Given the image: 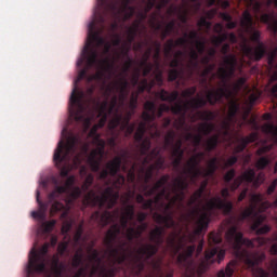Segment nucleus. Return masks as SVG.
Here are the masks:
<instances>
[{
	"instance_id": "f257e3e1",
	"label": "nucleus",
	"mask_w": 277,
	"mask_h": 277,
	"mask_svg": "<svg viewBox=\"0 0 277 277\" xmlns=\"http://www.w3.org/2000/svg\"><path fill=\"white\" fill-rule=\"evenodd\" d=\"M101 34H103V28L96 30V21L93 19L90 22L82 57L77 62L78 68H81L87 61V67L79 71L69 98V109L76 122H83L85 127H90L92 117L85 116V106L81 103L85 93L77 89V83L82 81V79H87L88 83H92V81H103V79H105V72H109V70L114 69V63L109 62V58H98V48L105 44V38H103Z\"/></svg>"
},
{
	"instance_id": "f03ea898",
	"label": "nucleus",
	"mask_w": 277,
	"mask_h": 277,
	"mask_svg": "<svg viewBox=\"0 0 277 277\" xmlns=\"http://www.w3.org/2000/svg\"><path fill=\"white\" fill-rule=\"evenodd\" d=\"M101 34H103V28L96 30V21L93 19L90 22L82 57L77 62L78 68H81L87 61V67L79 71L69 98V109L76 122H83L85 127H90L92 117L85 116V106L81 103L85 93L77 89V83L82 81V79H87L88 83H92V81H103V79H105V72H109V70L114 69V63L109 62V58H98V48L105 44V38H103Z\"/></svg>"
},
{
	"instance_id": "7ed1b4c3",
	"label": "nucleus",
	"mask_w": 277,
	"mask_h": 277,
	"mask_svg": "<svg viewBox=\"0 0 277 277\" xmlns=\"http://www.w3.org/2000/svg\"><path fill=\"white\" fill-rule=\"evenodd\" d=\"M126 182L127 177L122 174H118L111 186L106 187L101 195H96L94 189L90 190V187L94 184V175L92 173L87 175L81 186L82 192L85 193L84 205H88L89 207H98L100 210L106 209L103 212H93L91 222H94V224H97L101 228H105L107 224H111L120 217V209L117 208L113 212H110L109 209H114V207L118 205V200H120V189L124 187Z\"/></svg>"
},
{
	"instance_id": "20e7f679",
	"label": "nucleus",
	"mask_w": 277,
	"mask_h": 277,
	"mask_svg": "<svg viewBox=\"0 0 277 277\" xmlns=\"http://www.w3.org/2000/svg\"><path fill=\"white\" fill-rule=\"evenodd\" d=\"M225 239L228 243H232L237 259L243 261L247 267L252 271L254 277H269V272L256 266L260 263H263L265 260V253L250 251L252 248H256V246H265L269 239L258 238L250 240L248 238H243V233L239 232V227H237V225H233L227 229L225 233Z\"/></svg>"
},
{
	"instance_id": "39448f33",
	"label": "nucleus",
	"mask_w": 277,
	"mask_h": 277,
	"mask_svg": "<svg viewBox=\"0 0 277 277\" xmlns=\"http://www.w3.org/2000/svg\"><path fill=\"white\" fill-rule=\"evenodd\" d=\"M221 196H215L211 198L207 203V211L200 213L198 208L193 209L187 215H182L184 220L189 221L192 217H199L196 221V229L194 230V235H202V230H207L209 228V223L211 222V215L215 210L223 211L225 215H230L233 213V202L226 201V198H230V192L228 188H223L221 190ZM224 198V199H222Z\"/></svg>"
},
{
	"instance_id": "423d86ee",
	"label": "nucleus",
	"mask_w": 277,
	"mask_h": 277,
	"mask_svg": "<svg viewBox=\"0 0 277 277\" xmlns=\"http://www.w3.org/2000/svg\"><path fill=\"white\" fill-rule=\"evenodd\" d=\"M129 224L130 226H133V221H130V219L121 215L120 224L114 223L106 232V236L104 238V246H106L107 248L106 252L111 259H114L115 263H117L118 265L126 264V267H129V261L133 259L129 256V249L127 248V242L121 241L118 248L114 247V243H116L122 230H126L127 237V229L129 228Z\"/></svg>"
},
{
	"instance_id": "0eeeda50",
	"label": "nucleus",
	"mask_w": 277,
	"mask_h": 277,
	"mask_svg": "<svg viewBox=\"0 0 277 277\" xmlns=\"http://www.w3.org/2000/svg\"><path fill=\"white\" fill-rule=\"evenodd\" d=\"M144 109L142 114L143 121L138 123V127L134 133L135 142H142L144 135L149 131L151 140H159L161 137V131L157 122V118H163V113L160 108L157 109V104L153 101H147L144 104Z\"/></svg>"
},
{
	"instance_id": "6e6552de",
	"label": "nucleus",
	"mask_w": 277,
	"mask_h": 277,
	"mask_svg": "<svg viewBox=\"0 0 277 277\" xmlns=\"http://www.w3.org/2000/svg\"><path fill=\"white\" fill-rule=\"evenodd\" d=\"M129 151L123 150L121 153V156H117L113 160L107 162L106 168L100 172V181H107V176H111L113 179H115L114 183H116V180L118 179L117 174L118 172H120V170H122V172L127 173L128 183H135V172H137V163L134 162L130 169L127 167V164H122L129 163Z\"/></svg>"
},
{
	"instance_id": "1a4fd4ad",
	"label": "nucleus",
	"mask_w": 277,
	"mask_h": 277,
	"mask_svg": "<svg viewBox=\"0 0 277 277\" xmlns=\"http://www.w3.org/2000/svg\"><path fill=\"white\" fill-rule=\"evenodd\" d=\"M153 219L155 220L156 224H163L164 228H173V232L167 238V248L172 250L174 254H179L181 250H183V241L185 240V236L181 237V229L177 232L179 223L174 221L170 214H161L159 212H155L153 214Z\"/></svg>"
},
{
	"instance_id": "9d476101",
	"label": "nucleus",
	"mask_w": 277,
	"mask_h": 277,
	"mask_svg": "<svg viewBox=\"0 0 277 277\" xmlns=\"http://www.w3.org/2000/svg\"><path fill=\"white\" fill-rule=\"evenodd\" d=\"M77 144H79V136L71 134L67 142L60 141L54 151L53 160L55 166L60 168L62 163H70L72 159L79 161V154H77Z\"/></svg>"
},
{
	"instance_id": "9b49d317",
	"label": "nucleus",
	"mask_w": 277,
	"mask_h": 277,
	"mask_svg": "<svg viewBox=\"0 0 277 277\" xmlns=\"http://www.w3.org/2000/svg\"><path fill=\"white\" fill-rule=\"evenodd\" d=\"M138 145V150L141 153V157H144L142 161V166H148L151 161H155L151 167L156 170H166V158L161 156L162 149L161 147H155L150 153V146H153V143L150 142V137L142 138L141 142H136Z\"/></svg>"
},
{
	"instance_id": "f8f14e48",
	"label": "nucleus",
	"mask_w": 277,
	"mask_h": 277,
	"mask_svg": "<svg viewBox=\"0 0 277 277\" xmlns=\"http://www.w3.org/2000/svg\"><path fill=\"white\" fill-rule=\"evenodd\" d=\"M206 98L198 95V97H193L190 101H187L185 104H182L183 107L187 106L188 109H202V107H207V103L209 105H217V103H222L224 98H230V93H228V89L226 88H217L211 91H208Z\"/></svg>"
},
{
	"instance_id": "ddd939ff",
	"label": "nucleus",
	"mask_w": 277,
	"mask_h": 277,
	"mask_svg": "<svg viewBox=\"0 0 277 277\" xmlns=\"http://www.w3.org/2000/svg\"><path fill=\"white\" fill-rule=\"evenodd\" d=\"M49 242H45L38 251L32 249L28 258L27 275L44 274L47 272V254H49Z\"/></svg>"
},
{
	"instance_id": "4468645a",
	"label": "nucleus",
	"mask_w": 277,
	"mask_h": 277,
	"mask_svg": "<svg viewBox=\"0 0 277 277\" xmlns=\"http://www.w3.org/2000/svg\"><path fill=\"white\" fill-rule=\"evenodd\" d=\"M96 246V241H92L91 246L88 247V260L89 263L92 265L91 276H95L97 274L98 277H115L116 276V268L107 269L103 266V258H101V252L94 249Z\"/></svg>"
},
{
	"instance_id": "2eb2a0df",
	"label": "nucleus",
	"mask_w": 277,
	"mask_h": 277,
	"mask_svg": "<svg viewBox=\"0 0 277 277\" xmlns=\"http://www.w3.org/2000/svg\"><path fill=\"white\" fill-rule=\"evenodd\" d=\"M246 31L250 34L251 42H254L258 45L255 48L245 45L243 53L249 57V60H253V62H261L263 57L267 55V47L261 41V31L254 29V26Z\"/></svg>"
},
{
	"instance_id": "dca6fc26",
	"label": "nucleus",
	"mask_w": 277,
	"mask_h": 277,
	"mask_svg": "<svg viewBox=\"0 0 277 277\" xmlns=\"http://www.w3.org/2000/svg\"><path fill=\"white\" fill-rule=\"evenodd\" d=\"M225 66L220 67L217 69V78L221 79L223 85L219 88H225L229 94V98L232 96V92L228 89V79H232L235 76V68L237 67V56L235 54H228L224 58Z\"/></svg>"
},
{
	"instance_id": "f3484780",
	"label": "nucleus",
	"mask_w": 277,
	"mask_h": 277,
	"mask_svg": "<svg viewBox=\"0 0 277 277\" xmlns=\"http://www.w3.org/2000/svg\"><path fill=\"white\" fill-rule=\"evenodd\" d=\"M133 116V110L128 111L126 116H122L120 113H116V115L108 122L109 131H116V129H120V131H124L126 136L133 135L135 131V123H131V118Z\"/></svg>"
},
{
	"instance_id": "a211bd4d",
	"label": "nucleus",
	"mask_w": 277,
	"mask_h": 277,
	"mask_svg": "<svg viewBox=\"0 0 277 277\" xmlns=\"http://www.w3.org/2000/svg\"><path fill=\"white\" fill-rule=\"evenodd\" d=\"M252 183L253 187H261L265 183V174L256 172L254 169L246 170L241 175L234 179L233 183L229 185L230 192H237L241 186V183Z\"/></svg>"
},
{
	"instance_id": "6ab92c4d",
	"label": "nucleus",
	"mask_w": 277,
	"mask_h": 277,
	"mask_svg": "<svg viewBox=\"0 0 277 277\" xmlns=\"http://www.w3.org/2000/svg\"><path fill=\"white\" fill-rule=\"evenodd\" d=\"M36 200L39 206V211L31 212V216L35 220H44V217H47V211H49L50 202H52V206L50 209L51 215H55V213H57L58 211H64V209H66V206L64 203L60 201H55V199L51 200V198H49V202H42V200H40V192L38 190H37Z\"/></svg>"
},
{
	"instance_id": "aec40b11",
	"label": "nucleus",
	"mask_w": 277,
	"mask_h": 277,
	"mask_svg": "<svg viewBox=\"0 0 277 277\" xmlns=\"http://www.w3.org/2000/svg\"><path fill=\"white\" fill-rule=\"evenodd\" d=\"M159 108L163 114H169V111H171L174 116H179V118L173 121V129L181 131V129L185 127L187 106H183L181 102H177L171 107L168 104H160Z\"/></svg>"
},
{
	"instance_id": "412c9836",
	"label": "nucleus",
	"mask_w": 277,
	"mask_h": 277,
	"mask_svg": "<svg viewBox=\"0 0 277 277\" xmlns=\"http://www.w3.org/2000/svg\"><path fill=\"white\" fill-rule=\"evenodd\" d=\"M95 143L97 148L93 149L87 158L92 172H98L101 170V161H103V157H105V140L97 136L95 137Z\"/></svg>"
},
{
	"instance_id": "4be33fe9",
	"label": "nucleus",
	"mask_w": 277,
	"mask_h": 277,
	"mask_svg": "<svg viewBox=\"0 0 277 277\" xmlns=\"http://www.w3.org/2000/svg\"><path fill=\"white\" fill-rule=\"evenodd\" d=\"M120 113V106H118V96H113L111 102L109 103L107 100L103 101L98 104V118H101L98 127H105L107 122V118L111 116H116V114Z\"/></svg>"
},
{
	"instance_id": "5701e85b",
	"label": "nucleus",
	"mask_w": 277,
	"mask_h": 277,
	"mask_svg": "<svg viewBox=\"0 0 277 277\" xmlns=\"http://www.w3.org/2000/svg\"><path fill=\"white\" fill-rule=\"evenodd\" d=\"M189 189V182L187 179L180 175L173 181L172 192L175 194L171 197V200L176 205L177 202H183L185 200V190Z\"/></svg>"
},
{
	"instance_id": "b1692460",
	"label": "nucleus",
	"mask_w": 277,
	"mask_h": 277,
	"mask_svg": "<svg viewBox=\"0 0 277 277\" xmlns=\"http://www.w3.org/2000/svg\"><path fill=\"white\" fill-rule=\"evenodd\" d=\"M75 181V175L68 176L64 185H60V182L57 180H54L55 188L52 193L49 194L48 198H50V200H55V198L62 196V194H68V192L72 189Z\"/></svg>"
},
{
	"instance_id": "393cba45",
	"label": "nucleus",
	"mask_w": 277,
	"mask_h": 277,
	"mask_svg": "<svg viewBox=\"0 0 277 277\" xmlns=\"http://www.w3.org/2000/svg\"><path fill=\"white\" fill-rule=\"evenodd\" d=\"M215 131V124L205 122L199 126L198 134H193V144L198 147L202 144V135H211Z\"/></svg>"
},
{
	"instance_id": "a878e982",
	"label": "nucleus",
	"mask_w": 277,
	"mask_h": 277,
	"mask_svg": "<svg viewBox=\"0 0 277 277\" xmlns=\"http://www.w3.org/2000/svg\"><path fill=\"white\" fill-rule=\"evenodd\" d=\"M148 228V223H141L137 225L136 222H132V226L127 229L128 241H133L134 239H140L144 232Z\"/></svg>"
},
{
	"instance_id": "bb28decb",
	"label": "nucleus",
	"mask_w": 277,
	"mask_h": 277,
	"mask_svg": "<svg viewBox=\"0 0 277 277\" xmlns=\"http://www.w3.org/2000/svg\"><path fill=\"white\" fill-rule=\"evenodd\" d=\"M168 181H170V174H164L162 175L159 181H157L155 183L154 186H148V185H144L143 189L145 193V196L148 198L150 196H155V194H157V192H159L161 188L166 187V185H168Z\"/></svg>"
},
{
	"instance_id": "cd10ccee",
	"label": "nucleus",
	"mask_w": 277,
	"mask_h": 277,
	"mask_svg": "<svg viewBox=\"0 0 277 277\" xmlns=\"http://www.w3.org/2000/svg\"><path fill=\"white\" fill-rule=\"evenodd\" d=\"M256 140H259V134L256 133H251L248 136L238 138V145L235 147V153H243L248 147V144H252V142H256Z\"/></svg>"
},
{
	"instance_id": "c85d7f7f",
	"label": "nucleus",
	"mask_w": 277,
	"mask_h": 277,
	"mask_svg": "<svg viewBox=\"0 0 277 277\" xmlns=\"http://www.w3.org/2000/svg\"><path fill=\"white\" fill-rule=\"evenodd\" d=\"M157 98L161 100L163 103H174L179 100V91L168 92L164 89L156 92Z\"/></svg>"
},
{
	"instance_id": "c756f323",
	"label": "nucleus",
	"mask_w": 277,
	"mask_h": 277,
	"mask_svg": "<svg viewBox=\"0 0 277 277\" xmlns=\"http://www.w3.org/2000/svg\"><path fill=\"white\" fill-rule=\"evenodd\" d=\"M261 22L268 26V29L277 36V18L273 14L264 13L261 15Z\"/></svg>"
},
{
	"instance_id": "7c9ffc66",
	"label": "nucleus",
	"mask_w": 277,
	"mask_h": 277,
	"mask_svg": "<svg viewBox=\"0 0 277 277\" xmlns=\"http://www.w3.org/2000/svg\"><path fill=\"white\" fill-rule=\"evenodd\" d=\"M214 31L216 34H221V35L214 37V39H213V44H215V47H220V44H222L223 42H226V40H228V34H226V32L222 34V31H224V26H222V24H215Z\"/></svg>"
},
{
	"instance_id": "2f4dec72",
	"label": "nucleus",
	"mask_w": 277,
	"mask_h": 277,
	"mask_svg": "<svg viewBox=\"0 0 277 277\" xmlns=\"http://www.w3.org/2000/svg\"><path fill=\"white\" fill-rule=\"evenodd\" d=\"M153 199H147L146 202L144 203V209L149 210V211H155L158 207V209L161 207V202H163V199L156 194H154Z\"/></svg>"
},
{
	"instance_id": "473e14b6",
	"label": "nucleus",
	"mask_w": 277,
	"mask_h": 277,
	"mask_svg": "<svg viewBox=\"0 0 277 277\" xmlns=\"http://www.w3.org/2000/svg\"><path fill=\"white\" fill-rule=\"evenodd\" d=\"M237 268V261L236 260H232L224 268H222L221 271H219L216 277H233V275L235 274V269Z\"/></svg>"
},
{
	"instance_id": "72a5a7b5",
	"label": "nucleus",
	"mask_w": 277,
	"mask_h": 277,
	"mask_svg": "<svg viewBox=\"0 0 277 277\" xmlns=\"http://www.w3.org/2000/svg\"><path fill=\"white\" fill-rule=\"evenodd\" d=\"M83 248H79L74 254L71 266L77 269L79 267H85V261L83 260Z\"/></svg>"
},
{
	"instance_id": "f704fd0d",
	"label": "nucleus",
	"mask_w": 277,
	"mask_h": 277,
	"mask_svg": "<svg viewBox=\"0 0 277 277\" xmlns=\"http://www.w3.org/2000/svg\"><path fill=\"white\" fill-rule=\"evenodd\" d=\"M240 25L242 28H245V31H250V29L254 27V21L252 19V15L250 14V11H245L242 13Z\"/></svg>"
},
{
	"instance_id": "c9c22d12",
	"label": "nucleus",
	"mask_w": 277,
	"mask_h": 277,
	"mask_svg": "<svg viewBox=\"0 0 277 277\" xmlns=\"http://www.w3.org/2000/svg\"><path fill=\"white\" fill-rule=\"evenodd\" d=\"M129 88V80H127V77L122 76L119 81L114 83L113 88H108L109 92H113L114 90H117V92H120L121 94L123 92H127Z\"/></svg>"
},
{
	"instance_id": "e433bc0d",
	"label": "nucleus",
	"mask_w": 277,
	"mask_h": 277,
	"mask_svg": "<svg viewBox=\"0 0 277 277\" xmlns=\"http://www.w3.org/2000/svg\"><path fill=\"white\" fill-rule=\"evenodd\" d=\"M128 44H124L122 47V53L123 55H129V51L131 50V44H133V42H135V38H137V32L135 30H131V28H128Z\"/></svg>"
},
{
	"instance_id": "4c0bfd02",
	"label": "nucleus",
	"mask_w": 277,
	"mask_h": 277,
	"mask_svg": "<svg viewBox=\"0 0 277 277\" xmlns=\"http://www.w3.org/2000/svg\"><path fill=\"white\" fill-rule=\"evenodd\" d=\"M217 144H220V135L214 134L203 144L207 153H213L217 148Z\"/></svg>"
},
{
	"instance_id": "58836bf2",
	"label": "nucleus",
	"mask_w": 277,
	"mask_h": 277,
	"mask_svg": "<svg viewBox=\"0 0 277 277\" xmlns=\"http://www.w3.org/2000/svg\"><path fill=\"white\" fill-rule=\"evenodd\" d=\"M169 201L168 203H166L164 201L160 203V211H162V213L164 215H171V217H174V206L176 205L175 202H173L171 199L167 200Z\"/></svg>"
},
{
	"instance_id": "ea45409f",
	"label": "nucleus",
	"mask_w": 277,
	"mask_h": 277,
	"mask_svg": "<svg viewBox=\"0 0 277 277\" xmlns=\"http://www.w3.org/2000/svg\"><path fill=\"white\" fill-rule=\"evenodd\" d=\"M183 174L190 176L192 183H196V180L199 176H205V171H201L200 168L197 169H184Z\"/></svg>"
},
{
	"instance_id": "a19ab883",
	"label": "nucleus",
	"mask_w": 277,
	"mask_h": 277,
	"mask_svg": "<svg viewBox=\"0 0 277 277\" xmlns=\"http://www.w3.org/2000/svg\"><path fill=\"white\" fill-rule=\"evenodd\" d=\"M176 137V132L174 130H169L164 136L163 150H168L171 146H174V140Z\"/></svg>"
},
{
	"instance_id": "79ce46f5",
	"label": "nucleus",
	"mask_w": 277,
	"mask_h": 277,
	"mask_svg": "<svg viewBox=\"0 0 277 277\" xmlns=\"http://www.w3.org/2000/svg\"><path fill=\"white\" fill-rule=\"evenodd\" d=\"M217 171V157H213L208 162V169L205 171V177L213 176Z\"/></svg>"
},
{
	"instance_id": "37998d69",
	"label": "nucleus",
	"mask_w": 277,
	"mask_h": 277,
	"mask_svg": "<svg viewBox=\"0 0 277 277\" xmlns=\"http://www.w3.org/2000/svg\"><path fill=\"white\" fill-rule=\"evenodd\" d=\"M121 216L130 220L131 222H134L135 220V206L134 205H126L123 209V213Z\"/></svg>"
},
{
	"instance_id": "c03bdc74",
	"label": "nucleus",
	"mask_w": 277,
	"mask_h": 277,
	"mask_svg": "<svg viewBox=\"0 0 277 277\" xmlns=\"http://www.w3.org/2000/svg\"><path fill=\"white\" fill-rule=\"evenodd\" d=\"M197 116L199 120H205L206 122H211V120H215V113L211 110H199L197 111Z\"/></svg>"
},
{
	"instance_id": "a18cd8bd",
	"label": "nucleus",
	"mask_w": 277,
	"mask_h": 277,
	"mask_svg": "<svg viewBox=\"0 0 277 277\" xmlns=\"http://www.w3.org/2000/svg\"><path fill=\"white\" fill-rule=\"evenodd\" d=\"M176 27V21L172 19L169 22L163 31L161 32V40H166L168 36H171L172 31H174V28Z\"/></svg>"
},
{
	"instance_id": "49530a36",
	"label": "nucleus",
	"mask_w": 277,
	"mask_h": 277,
	"mask_svg": "<svg viewBox=\"0 0 277 277\" xmlns=\"http://www.w3.org/2000/svg\"><path fill=\"white\" fill-rule=\"evenodd\" d=\"M189 57H190L189 67L198 68L199 66L198 60L200 58V53H198L196 50H194V48H192L189 52Z\"/></svg>"
},
{
	"instance_id": "de8ad7c7",
	"label": "nucleus",
	"mask_w": 277,
	"mask_h": 277,
	"mask_svg": "<svg viewBox=\"0 0 277 277\" xmlns=\"http://www.w3.org/2000/svg\"><path fill=\"white\" fill-rule=\"evenodd\" d=\"M205 194V192L202 190V188H198L190 197V199L188 200V207H194V205H196V202L200 201V198H202V195Z\"/></svg>"
},
{
	"instance_id": "09e8293b",
	"label": "nucleus",
	"mask_w": 277,
	"mask_h": 277,
	"mask_svg": "<svg viewBox=\"0 0 277 277\" xmlns=\"http://www.w3.org/2000/svg\"><path fill=\"white\" fill-rule=\"evenodd\" d=\"M174 12H179V18L181 23H184V24L187 23V14H188L187 9H185L184 11L183 9H177V8L169 10V14H174Z\"/></svg>"
},
{
	"instance_id": "8fccbe9b",
	"label": "nucleus",
	"mask_w": 277,
	"mask_h": 277,
	"mask_svg": "<svg viewBox=\"0 0 277 277\" xmlns=\"http://www.w3.org/2000/svg\"><path fill=\"white\" fill-rule=\"evenodd\" d=\"M176 45L174 44V39H169L167 43L164 44V55L166 57H170L172 53L174 52V49Z\"/></svg>"
},
{
	"instance_id": "3c124183",
	"label": "nucleus",
	"mask_w": 277,
	"mask_h": 277,
	"mask_svg": "<svg viewBox=\"0 0 277 277\" xmlns=\"http://www.w3.org/2000/svg\"><path fill=\"white\" fill-rule=\"evenodd\" d=\"M137 85H138V94L146 92V90L148 92H150V90H153V84L148 83V79H146V78L141 80Z\"/></svg>"
},
{
	"instance_id": "603ef678",
	"label": "nucleus",
	"mask_w": 277,
	"mask_h": 277,
	"mask_svg": "<svg viewBox=\"0 0 277 277\" xmlns=\"http://www.w3.org/2000/svg\"><path fill=\"white\" fill-rule=\"evenodd\" d=\"M200 160H198L195 156L190 157L189 160L186 162V170H194L198 169L200 166Z\"/></svg>"
},
{
	"instance_id": "864d4df0",
	"label": "nucleus",
	"mask_w": 277,
	"mask_h": 277,
	"mask_svg": "<svg viewBox=\"0 0 277 277\" xmlns=\"http://www.w3.org/2000/svg\"><path fill=\"white\" fill-rule=\"evenodd\" d=\"M55 224H57V221L51 220L48 222L42 223V228L44 233H53V228H55Z\"/></svg>"
},
{
	"instance_id": "5fc2aeb1",
	"label": "nucleus",
	"mask_w": 277,
	"mask_h": 277,
	"mask_svg": "<svg viewBox=\"0 0 277 277\" xmlns=\"http://www.w3.org/2000/svg\"><path fill=\"white\" fill-rule=\"evenodd\" d=\"M193 44H195L196 51L199 53V55L205 54V51L207 50V42L203 40H196V42Z\"/></svg>"
},
{
	"instance_id": "6e6d98bb",
	"label": "nucleus",
	"mask_w": 277,
	"mask_h": 277,
	"mask_svg": "<svg viewBox=\"0 0 277 277\" xmlns=\"http://www.w3.org/2000/svg\"><path fill=\"white\" fill-rule=\"evenodd\" d=\"M168 150L171 151V157H173V158L183 159V157L185 156V149L169 147Z\"/></svg>"
},
{
	"instance_id": "4d7b16f0",
	"label": "nucleus",
	"mask_w": 277,
	"mask_h": 277,
	"mask_svg": "<svg viewBox=\"0 0 277 277\" xmlns=\"http://www.w3.org/2000/svg\"><path fill=\"white\" fill-rule=\"evenodd\" d=\"M266 166H269V158L267 157H261L255 163L258 170H265Z\"/></svg>"
},
{
	"instance_id": "13d9d810",
	"label": "nucleus",
	"mask_w": 277,
	"mask_h": 277,
	"mask_svg": "<svg viewBox=\"0 0 277 277\" xmlns=\"http://www.w3.org/2000/svg\"><path fill=\"white\" fill-rule=\"evenodd\" d=\"M205 69L201 71V77H203V81H207V77L211 75L212 70H215V64L205 65Z\"/></svg>"
},
{
	"instance_id": "bf43d9fd",
	"label": "nucleus",
	"mask_w": 277,
	"mask_h": 277,
	"mask_svg": "<svg viewBox=\"0 0 277 277\" xmlns=\"http://www.w3.org/2000/svg\"><path fill=\"white\" fill-rule=\"evenodd\" d=\"M184 36L186 39L188 38L190 40V44H195L196 40H200L197 30H192L189 34L185 32Z\"/></svg>"
},
{
	"instance_id": "052dcab7",
	"label": "nucleus",
	"mask_w": 277,
	"mask_h": 277,
	"mask_svg": "<svg viewBox=\"0 0 277 277\" xmlns=\"http://www.w3.org/2000/svg\"><path fill=\"white\" fill-rule=\"evenodd\" d=\"M141 66L143 68V77H148V75L153 72L151 63L141 62Z\"/></svg>"
},
{
	"instance_id": "680f3d73",
	"label": "nucleus",
	"mask_w": 277,
	"mask_h": 277,
	"mask_svg": "<svg viewBox=\"0 0 277 277\" xmlns=\"http://www.w3.org/2000/svg\"><path fill=\"white\" fill-rule=\"evenodd\" d=\"M197 90L198 89L196 87H190L182 92V97L183 98H192V96H194L196 94Z\"/></svg>"
},
{
	"instance_id": "e2e57ef3",
	"label": "nucleus",
	"mask_w": 277,
	"mask_h": 277,
	"mask_svg": "<svg viewBox=\"0 0 277 277\" xmlns=\"http://www.w3.org/2000/svg\"><path fill=\"white\" fill-rule=\"evenodd\" d=\"M209 241H211L214 245L222 243V236L215 232H212L209 235Z\"/></svg>"
},
{
	"instance_id": "0e129e2a",
	"label": "nucleus",
	"mask_w": 277,
	"mask_h": 277,
	"mask_svg": "<svg viewBox=\"0 0 277 277\" xmlns=\"http://www.w3.org/2000/svg\"><path fill=\"white\" fill-rule=\"evenodd\" d=\"M140 93H132L130 97V108L132 111H135L137 109V98H138Z\"/></svg>"
},
{
	"instance_id": "69168bd1",
	"label": "nucleus",
	"mask_w": 277,
	"mask_h": 277,
	"mask_svg": "<svg viewBox=\"0 0 277 277\" xmlns=\"http://www.w3.org/2000/svg\"><path fill=\"white\" fill-rule=\"evenodd\" d=\"M155 170V167H151V164L147 168V170L145 171V184H147L150 179H153Z\"/></svg>"
},
{
	"instance_id": "338daca9",
	"label": "nucleus",
	"mask_w": 277,
	"mask_h": 277,
	"mask_svg": "<svg viewBox=\"0 0 277 277\" xmlns=\"http://www.w3.org/2000/svg\"><path fill=\"white\" fill-rule=\"evenodd\" d=\"M237 174V171H235V169H230L229 171H227L224 175V182L225 183H230V181H233V179H235Z\"/></svg>"
},
{
	"instance_id": "774afa93",
	"label": "nucleus",
	"mask_w": 277,
	"mask_h": 277,
	"mask_svg": "<svg viewBox=\"0 0 277 277\" xmlns=\"http://www.w3.org/2000/svg\"><path fill=\"white\" fill-rule=\"evenodd\" d=\"M179 69H171L169 70L168 80L169 81H176L179 79Z\"/></svg>"
}]
</instances>
